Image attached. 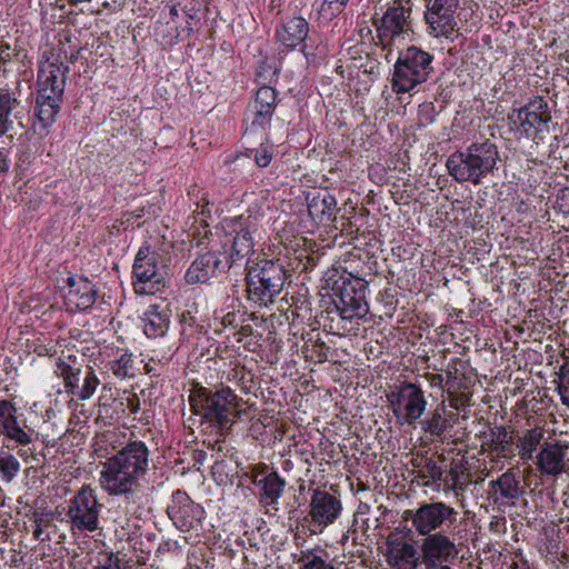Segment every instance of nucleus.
<instances>
[{"label": "nucleus", "mask_w": 569, "mask_h": 569, "mask_svg": "<svg viewBox=\"0 0 569 569\" xmlns=\"http://www.w3.org/2000/svg\"><path fill=\"white\" fill-rule=\"evenodd\" d=\"M150 452L141 440H131L102 463L100 487L110 496L132 498L149 469Z\"/></svg>", "instance_id": "obj_1"}, {"label": "nucleus", "mask_w": 569, "mask_h": 569, "mask_svg": "<svg viewBox=\"0 0 569 569\" xmlns=\"http://www.w3.org/2000/svg\"><path fill=\"white\" fill-rule=\"evenodd\" d=\"M69 59L61 49H52L38 71V94L36 100L37 122L34 130L47 134L49 127L56 121L60 110L69 73Z\"/></svg>", "instance_id": "obj_2"}, {"label": "nucleus", "mask_w": 569, "mask_h": 569, "mask_svg": "<svg viewBox=\"0 0 569 569\" xmlns=\"http://www.w3.org/2000/svg\"><path fill=\"white\" fill-rule=\"evenodd\" d=\"M498 158L496 144L486 140L472 143L465 151L452 153L446 166L456 181L479 184L495 169Z\"/></svg>", "instance_id": "obj_3"}, {"label": "nucleus", "mask_w": 569, "mask_h": 569, "mask_svg": "<svg viewBox=\"0 0 569 569\" xmlns=\"http://www.w3.org/2000/svg\"><path fill=\"white\" fill-rule=\"evenodd\" d=\"M189 401L196 413L203 412L220 427H230L244 412L241 409L242 398L222 385L216 391L200 388L189 397Z\"/></svg>", "instance_id": "obj_4"}, {"label": "nucleus", "mask_w": 569, "mask_h": 569, "mask_svg": "<svg viewBox=\"0 0 569 569\" xmlns=\"http://www.w3.org/2000/svg\"><path fill=\"white\" fill-rule=\"evenodd\" d=\"M432 60L429 52L416 46L399 52L392 76V90L406 93L426 82L433 70Z\"/></svg>", "instance_id": "obj_5"}, {"label": "nucleus", "mask_w": 569, "mask_h": 569, "mask_svg": "<svg viewBox=\"0 0 569 569\" xmlns=\"http://www.w3.org/2000/svg\"><path fill=\"white\" fill-rule=\"evenodd\" d=\"M248 298L259 305L278 296L286 281V270L271 260L261 261L250 267L246 277Z\"/></svg>", "instance_id": "obj_6"}, {"label": "nucleus", "mask_w": 569, "mask_h": 569, "mask_svg": "<svg viewBox=\"0 0 569 569\" xmlns=\"http://www.w3.org/2000/svg\"><path fill=\"white\" fill-rule=\"evenodd\" d=\"M102 505L97 492L90 486H82L67 501L66 517L73 532H93L99 529V516Z\"/></svg>", "instance_id": "obj_7"}, {"label": "nucleus", "mask_w": 569, "mask_h": 569, "mask_svg": "<svg viewBox=\"0 0 569 569\" xmlns=\"http://www.w3.org/2000/svg\"><path fill=\"white\" fill-rule=\"evenodd\" d=\"M133 288L140 295H154L164 287V267L160 254L149 244H143L137 252L133 267Z\"/></svg>", "instance_id": "obj_8"}, {"label": "nucleus", "mask_w": 569, "mask_h": 569, "mask_svg": "<svg viewBox=\"0 0 569 569\" xmlns=\"http://www.w3.org/2000/svg\"><path fill=\"white\" fill-rule=\"evenodd\" d=\"M411 13L409 1L396 0L380 19L373 21L378 42L383 49L389 48V53L397 39L412 32Z\"/></svg>", "instance_id": "obj_9"}, {"label": "nucleus", "mask_w": 569, "mask_h": 569, "mask_svg": "<svg viewBox=\"0 0 569 569\" xmlns=\"http://www.w3.org/2000/svg\"><path fill=\"white\" fill-rule=\"evenodd\" d=\"M390 408L397 420L403 425H413L423 415L427 400L421 388L403 381L387 395Z\"/></svg>", "instance_id": "obj_10"}, {"label": "nucleus", "mask_w": 569, "mask_h": 569, "mask_svg": "<svg viewBox=\"0 0 569 569\" xmlns=\"http://www.w3.org/2000/svg\"><path fill=\"white\" fill-rule=\"evenodd\" d=\"M56 375L63 379L67 392H71L79 400L90 399L100 383L93 368L87 366L84 370L59 358L56 363Z\"/></svg>", "instance_id": "obj_11"}, {"label": "nucleus", "mask_w": 569, "mask_h": 569, "mask_svg": "<svg viewBox=\"0 0 569 569\" xmlns=\"http://www.w3.org/2000/svg\"><path fill=\"white\" fill-rule=\"evenodd\" d=\"M459 0H428L425 13L430 33L436 37L449 38L458 30L456 12Z\"/></svg>", "instance_id": "obj_12"}, {"label": "nucleus", "mask_w": 569, "mask_h": 569, "mask_svg": "<svg viewBox=\"0 0 569 569\" xmlns=\"http://www.w3.org/2000/svg\"><path fill=\"white\" fill-rule=\"evenodd\" d=\"M456 515V510L442 501L422 503L411 516V523L420 536L439 530Z\"/></svg>", "instance_id": "obj_13"}, {"label": "nucleus", "mask_w": 569, "mask_h": 569, "mask_svg": "<svg viewBox=\"0 0 569 569\" xmlns=\"http://www.w3.org/2000/svg\"><path fill=\"white\" fill-rule=\"evenodd\" d=\"M342 511V503L336 496L316 489L312 492L308 517L310 522L320 531L336 522Z\"/></svg>", "instance_id": "obj_14"}, {"label": "nucleus", "mask_w": 569, "mask_h": 569, "mask_svg": "<svg viewBox=\"0 0 569 569\" xmlns=\"http://www.w3.org/2000/svg\"><path fill=\"white\" fill-rule=\"evenodd\" d=\"M0 436L18 445H29L34 436L32 428L20 419L17 408L7 400L0 401Z\"/></svg>", "instance_id": "obj_15"}, {"label": "nucleus", "mask_w": 569, "mask_h": 569, "mask_svg": "<svg viewBox=\"0 0 569 569\" xmlns=\"http://www.w3.org/2000/svg\"><path fill=\"white\" fill-rule=\"evenodd\" d=\"M68 291L64 293V303L70 311L89 309L97 299L94 286L86 278L69 277Z\"/></svg>", "instance_id": "obj_16"}, {"label": "nucleus", "mask_w": 569, "mask_h": 569, "mask_svg": "<svg viewBox=\"0 0 569 569\" xmlns=\"http://www.w3.org/2000/svg\"><path fill=\"white\" fill-rule=\"evenodd\" d=\"M252 226L253 217L251 214L234 217L230 220L229 227L236 232L230 256L232 263L253 253V240L250 231Z\"/></svg>", "instance_id": "obj_17"}, {"label": "nucleus", "mask_w": 569, "mask_h": 569, "mask_svg": "<svg viewBox=\"0 0 569 569\" xmlns=\"http://www.w3.org/2000/svg\"><path fill=\"white\" fill-rule=\"evenodd\" d=\"M359 283V288L353 286L343 287L341 289L339 303L336 307L345 320L353 318H365L369 311V306L366 300L365 284Z\"/></svg>", "instance_id": "obj_18"}, {"label": "nucleus", "mask_w": 569, "mask_h": 569, "mask_svg": "<svg viewBox=\"0 0 569 569\" xmlns=\"http://www.w3.org/2000/svg\"><path fill=\"white\" fill-rule=\"evenodd\" d=\"M421 549L425 561L432 567L448 562L458 555V550L453 541L441 533L427 536Z\"/></svg>", "instance_id": "obj_19"}, {"label": "nucleus", "mask_w": 569, "mask_h": 569, "mask_svg": "<svg viewBox=\"0 0 569 569\" xmlns=\"http://www.w3.org/2000/svg\"><path fill=\"white\" fill-rule=\"evenodd\" d=\"M144 333L149 338L163 337L170 326L171 309L167 301L150 303L141 318Z\"/></svg>", "instance_id": "obj_20"}, {"label": "nucleus", "mask_w": 569, "mask_h": 569, "mask_svg": "<svg viewBox=\"0 0 569 569\" xmlns=\"http://www.w3.org/2000/svg\"><path fill=\"white\" fill-rule=\"evenodd\" d=\"M277 103V91L270 86L260 87L249 106L251 127L264 129L269 124Z\"/></svg>", "instance_id": "obj_21"}, {"label": "nucleus", "mask_w": 569, "mask_h": 569, "mask_svg": "<svg viewBox=\"0 0 569 569\" xmlns=\"http://www.w3.org/2000/svg\"><path fill=\"white\" fill-rule=\"evenodd\" d=\"M569 449L568 443L547 442L537 456L538 469L548 476H558L566 471V456Z\"/></svg>", "instance_id": "obj_22"}, {"label": "nucleus", "mask_w": 569, "mask_h": 569, "mask_svg": "<svg viewBox=\"0 0 569 569\" xmlns=\"http://www.w3.org/2000/svg\"><path fill=\"white\" fill-rule=\"evenodd\" d=\"M224 269L226 262L216 252H207L191 263L186 272V280L188 283H204Z\"/></svg>", "instance_id": "obj_23"}, {"label": "nucleus", "mask_w": 569, "mask_h": 569, "mask_svg": "<svg viewBox=\"0 0 569 569\" xmlns=\"http://www.w3.org/2000/svg\"><path fill=\"white\" fill-rule=\"evenodd\" d=\"M20 101L13 92L8 89H0V138L12 130L14 120L18 118ZM8 170L6 156L0 152V173Z\"/></svg>", "instance_id": "obj_24"}, {"label": "nucleus", "mask_w": 569, "mask_h": 569, "mask_svg": "<svg viewBox=\"0 0 569 569\" xmlns=\"http://www.w3.org/2000/svg\"><path fill=\"white\" fill-rule=\"evenodd\" d=\"M551 120V114L548 110V104L542 98H535L527 106L519 109L516 123H519L520 129L528 133L531 129L540 123H548Z\"/></svg>", "instance_id": "obj_25"}, {"label": "nucleus", "mask_w": 569, "mask_h": 569, "mask_svg": "<svg viewBox=\"0 0 569 569\" xmlns=\"http://www.w3.org/2000/svg\"><path fill=\"white\" fill-rule=\"evenodd\" d=\"M308 212L313 220L330 221L336 217V198L326 189L315 190L307 194Z\"/></svg>", "instance_id": "obj_26"}, {"label": "nucleus", "mask_w": 569, "mask_h": 569, "mask_svg": "<svg viewBox=\"0 0 569 569\" xmlns=\"http://www.w3.org/2000/svg\"><path fill=\"white\" fill-rule=\"evenodd\" d=\"M413 480L419 486L431 487L433 485L440 488L442 480V468L433 458H416L411 461Z\"/></svg>", "instance_id": "obj_27"}, {"label": "nucleus", "mask_w": 569, "mask_h": 569, "mask_svg": "<svg viewBox=\"0 0 569 569\" xmlns=\"http://www.w3.org/2000/svg\"><path fill=\"white\" fill-rule=\"evenodd\" d=\"M308 34V22L301 17H293L288 19L277 30L278 40L289 49L296 48L301 43Z\"/></svg>", "instance_id": "obj_28"}, {"label": "nucleus", "mask_w": 569, "mask_h": 569, "mask_svg": "<svg viewBox=\"0 0 569 569\" xmlns=\"http://www.w3.org/2000/svg\"><path fill=\"white\" fill-rule=\"evenodd\" d=\"M254 483L261 488L260 502L264 506H276L286 487V480L274 471L256 479Z\"/></svg>", "instance_id": "obj_29"}, {"label": "nucleus", "mask_w": 569, "mask_h": 569, "mask_svg": "<svg viewBox=\"0 0 569 569\" xmlns=\"http://www.w3.org/2000/svg\"><path fill=\"white\" fill-rule=\"evenodd\" d=\"M489 487L495 493L499 492L502 499L515 501L520 496L519 481L511 470L502 473L498 479L491 480Z\"/></svg>", "instance_id": "obj_30"}, {"label": "nucleus", "mask_w": 569, "mask_h": 569, "mask_svg": "<svg viewBox=\"0 0 569 569\" xmlns=\"http://www.w3.org/2000/svg\"><path fill=\"white\" fill-rule=\"evenodd\" d=\"M445 402L438 405L435 410L421 421V428L426 433L440 437L449 428L448 420L445 418Z\"/></svg>", "instance_id": "obj_31"}, {"label": "nucleus", "mask_w": 569, "mask_h": 569, "mask_svg": "<svg viewBox=\"0 0 569 569\" xmlns=\"http://www.w3.org/2000/svg\"><path fill=\"white\" fill-rule=\"evenodd\" d=\"M543 438V431L540 428H532L528 430L519 440V456L523 460L532 459V455L540 445Z\"/></svg>", "instance_id": "obj_32"}, {"label": "nucleus", "mask_w": 569, "mask_h": 569, "mask_svg": "<svg viewBox=\"0 0 569 569\" xmlns=\"http://www.w3.org/2000/svg\"><path fill=\"white\" fill-rule=\"evenodd\" d=\"M107 368L120 380L134 376L132 356L128 352H121L117 358L110 360Z\"/></svg>", "instance_id": "obj_33"}, {"label": "nucleus", "mask_w": 569, "mask_h": 569, "mask_svg": "<svg viewBox=\"0 0 569 569\" xmlns=\"http://www.w3.org/2000/svg\"><path fill=\"white\" fill-rule=\"evenodd\" d=\"M390 556L395 559L396 563L405 562L415 565L417 560V550L411 543L400 541L391 543Z\"/></svg>", "instance_id": "obj_34"}, {"label": "nucleus", "mask_w": 569, "mask_h": 569, "mask_svg": "<svg viewBox=\"0 0 569 569\" xmlns=\"http://www.w3.org/2000/svg\"><path fill=\"white\" fill-rule=\"evenodd\" d=\"M512 437L506 427H497L491 431V447L498 453H503L511 443Z\"/></svg>", "instance_id": "obj_35"}, {"label": "nucleus", "mask_w": 569, "mask_h": 569, "mask_svg": "<svg viewBox=\"0 0 569 569\" xmlns=\"http://www.w3.org/2000/svg\"><path fill=\"white\" fill-rule=\"evenodd\" d=\"M346 4L341 0H323L318 11L319 18L325 22H329L343 10Z\"/></svg>", "instance_id": "obj_36"}, {"label": "nucleus", "mask_w": 569, "mask_h": 569, "mask_svg": "<svg viewBox=\"0 0 569 569\" xmlns=\"http://www.w3.org/2000/svg\"><path fill=\"white\" fill-rule=\"evenodd\" d=\"M19 461L9 453H0V473L2 478L10 481L19 471Z\"/></svg>", "instance_id": "obj_37"}, {"label": "nucleus", "mask_w": 569, "mask_h": 569, "mask_svg": "<svg viewBox=\"0 0 569 569\" xmlns=\"http://www.w3.org/2000/svg\"><path fill=\"white\" fill-rule=\"evenodd\" d=\"M34 522L33 538L43 541V528L51 523V513L44 511H34L32 516Z\"/></svg>", "instance_id": "obj_38"}, {"label": "nucleus", "mask_w": 569, "mask_h": 569, "mask_svg": "<svg viewBox=\"0 0 569 569\" xmlns=\"http://www.w3.org/2000/svg\"><path fill=\"white\" fill-rule=\"evenodd\" d=\"M302 569H335L331 565L327 563L322 558L317 555L310 553L302 557Z\"/></svg>", "instance_id": "obj_39"}, {"label": "nucleus", "mask_w": 569, "mask_h": 569, "mask_svg": "<svg viewBox=\"0 0 569 569\" xmlns=\"http://www.w3.org/2000/svg\"><path fill=\"white\" fill-rule=\"evenodd\" d=\"M271 159L272 153L268 150V148L262 147L260 149L254 150V161L259 167H267L270 163Z\"/></svg>", "instance_id": "obj_40"}, {"label": "nucleus", "mask_w": 569, "mask_h": 569, "mask_svg": "<svg viewBox=\"0 0 569 569\" xmlns=\"http://www.w3.org/2000/svg\"><path fill=\"white\" fill-rule=\"evenodd\" d=\"M96 569H121L119 559L114 555H107L103 562H99Z\"/></svg>", "instance_id": "obj_41"}, {"label": "nucleus", "mask_w": 569, "mask_h": 569, "mask_svg": "<svg viewBox=\"0 0 569 569\" xmlns=\"http://www.w3.org/2000/svg\"><path fill=\"white\" fill-rule=\"evenodd\" d=\"M127 409L130 413L136 415L140 410V400L137 395H131L127 398Z\"/></svg>", "instance_id": "obj_42"}, {"label": "nucleus", "mask_w": 569, "mask_h": 569, "mask_svg": "<svg viewBox=\"0 0 569 569\" xmlns=\"http://www.w3.org/2000/svg\"><path fill=\"white\" fill-rule=\"evenodd\" d=\"M426 379L431 387L443 388V377L437 373H427Z\"/></svg>", "instance_id": "obj_43"}, {"label": "nucleus", "mask_w": 569, "mask_h": 569, "mask_svg": "<svg viewBox=\"0 0 569 569\" xmlns=\"http://www.w3.org/2000/svg\"><path fill=\"white\" fill-rule=\"evenodd\" d=\"M557 391L560 397L569 396V387L565 385H558Z\"/></svg>", "instance_id": "obj_44"}, {"label": "nucleus", "mask_w": 569, "mask_h": 569, "mask_svg": "<svg viewBox=\"0 0 569 569\" xmlns=\"http://www.w3.org/2000/svg\"><path fill=\"white\" fill-rule=\"evenodd\" d=\"M234 321V315L233 313H227L223 318H222V323L224 326H231Z\"/></svg>", "instance_id": "obj_45"}, {"label": "nucleus", "mask_w": 569, "mask_h": 569, "mask_svg": "<svg viewBox=\"0 0 569 569\" xmlns=\"http://www.w3.org/2000/svg\"><path fill=\"white\" fill-rule=\"evenodd\" d=\"M193 527H194L193 520H190V521L186 520V521H182V523H181V528L183 530H189Z\"/></svg>", "instance_id": "obj_46"}, {"label": "nucleus", "mask_w": 569, "mask_h": 569, "mask_svg": "<svg viewBox=\"0 0 569 569\" xmlns=\"http://www.w3.org/2000/svg\"><path fill=\"white\" fill-rule=\"evenodd\" d=\"M562 405L569 407V396L560 397Z\"/></svg>", "instance_id": "obj_47"}, {"label": "nucleus", "mask_w": 569, "mask_h": 569, "mask_svg": "<svg viewBox=\"0 0 569 569\" xmlns=\"http://www.w3.org/2000/svg\"><path fill=\"white\" fill-rule=\"evenodd\" d=\"M441 569H450L448 566H441Z\"/></svg>", "instance_id": "obj_48"}]
</instances>
